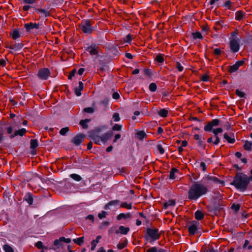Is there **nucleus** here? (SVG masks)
Masks as SVG:
<instances>
[{
    "instance_id": "obj_44",
    "label": "nucleus",
    "mask_w": 252,
    "mask_h": 252,
    "mask_svg": "<svg viewBox=\"0 0 252 252\" xmlns=\"http://www.w3.org/2000/svg\"><path fill=\"white\" fill-rule=\"evenodd\" d=\"M156 61L160 63H162L164 62V59L162 56L159 55L156 57Z\"/></svg>"
},
{
    "instance_id": "obj_6",
    "label": "nucleus",
    "mask_w": 252,
    "mask_h": 252,
    "mask_svg": "<svg viewBox=\"0 0 252 252\" xmlns=\"http://www.w3.org/2000/svg\"><path fill=\"white\" fill-rule=\"evenodd\" d=\"M147 234L153 240H157L159 237L158 231L156 229H148L147 230Z\"/></svg>"
},
{
    "instance_id": "obj_37",
    "label": "nucleus",
    "mask_w": 252,
    "mask_h": 252,
    "mask_svg": "<svg viewBox=\"0 0 252 252\" xmlns=\"http://www.w3.org/2000/svg\"><path fill=\"white\" fill-rule=\"evenodd\" d=\"M112 119L113 121L115 122L120 121L121 119L120 117L119 114L118 113H115L113 115Z\"/></svg>"
},
{
    "instance_id": "obj_56",
    "label": "nucleus",
    "mask_w": 252,
    "mask_h": 252,
    "mask_svg": "<svg viewBox=\"0 0 252 252\" xmlns=\"http://www.w3.org/2000/svg\"><path fill=\"white\" fill-rule=\"evenodd\" d=\"M76 72V69L72 70L71 71V72H70V74L68 75V79H71V78L75 75Z\"/></svg>"
},
{
    "instance_id": "obj_12",
    "label": "nucleus",
    "mask_w": 252,
    "mask_h": 252,
    "mask_svg": "<svg viewBox=\"0 0 252 252\" xmlns=\"http://www.w3.org/2000/svg\"><path fill=\"white\" fill-rule=\"evenodd\" d=\"M25 28L28 31H30L34 29H38L39 28V24L37 23H29L25 24Z\"/></svg>"
},
{
    "instance_id": "obj_14",
    "label": "nucleus",
    "mask_w": 252,
    "mask_h": 252,
    "mask_svg": "<svg viewBox=\"0 0 252 252\" xmlns=\"http://www.w3.org/2000/svg\"><path fill=\"white\" fill-rule=\"evenodd\" d=\"M129 231V228L127 227L121 225L119 227V229L116 231V234L121 233V234L126 235Z\"/></svg>"
},
{
    "instance_id": "obj_2",
    "label": "nucleus",
    "mask_w": 252,
    "mask_h": 252,
    "mask_svg": "<svg viewBox=\"0 0 252 252\" xmlns=\"http://www.w3.org/2000/svg\"><path fill=\"white\" fill-rule=\"evenodd\" d=\"M250 183V179L247 175L241 173L236 174L232 185H234L237 189L244 191L247 188Z\"/></svg>"
},
{
    "instance_id": "obj_47",
    "label": "nucleus",
    "mask_w": 252,
    "mask_h": 252,
    "mask_svg": "<svg viewBox=\"0 0 252 252\" xmlns=\"http://www.w3.org/2000/svg\"><path fill=\"white\" fill-rule=\"evenodd\" d=\"M107 213L105 211H102L101 213H99L98 215V217L100 219H102L106 217Z\"/></svg>"
},
{
    "instance_id": "obj_9",
    "label": "nucleus",
    "mask_w": 252,
    "mask_h": 252,
    "mask_svg": "<svg viewBox=\"0 0 252 252\" xmlns=\"http://www.w3.org/2000/svg\"><path fill=\"white\" fill-rule=\"evenodd\" d=\"M199 225V223L197 221H193L191 223V224L189 226L188 230L190 234L194 235L196 233L198 226Z\"/></svg>"
},
{
    "instance_id": "obj_31",
    "label": "nucleus",
    "mask_w": 252,
    "mask_h": 252,
    "mask_svg": "<svg viewBox=\"0 0 252 252\" xmlns=\"http://www.w3.org/2000/svg\"><path fill=\"white\" fill-rule=\"evenodd\" d=\"M70 177L74 180L76 181H80L82 180L81 177L76 174H71L70 175Z\"/></svg>"
},
{
    "instance_id": "obj_51",
    "label": "nucleus",
    "mask_w": 252,
    "mask_h": 252,
    "mask_svg": "<svg viewBox=\"0 0 252 252\" xmlns=\"http://www.w3.org/2000/svg\"><path fill=\"white\" fill-rule=\"evenodd\" d=\"M146 252H158V250L156 247H153L148 249Z\"/></svg>"
},
{
    "instance_id": "obj_43",
    "label": "nucleus",
    "mask_w": 252,
    "mask_h": 252,
    "mask_svg": "<svg viewBox=\"0 0 252 252\" xmlns=\"http://www.w3.org/2000/svg\"><path fill=\"white\" fill-rule=\"evenodd\" d=\"M157 151L160 154H163L164 153V150L161 145L157 146Z\"/></svg>"
},
{
    "instance_id": "obj_53",
    "label": "nucleus",
    "mask_w": 252,
    "mask_h": 252,
    "mask_svg": "<svg viewBox=\"0 0 252 252\" xmlns=\"http://www.w3.org/2000/svg\"><path fill=\"white\" fill-rule=\"evenodd\" d=\"M61 240L62 241V242H64L66 243H69L71 242V239L69 238H65L63 237H61Z\"/></svg>"
},
{
    "instance_id": "obj_19",
    "label": "nucleus",
    "mask_w": 252,
    "mask_h": 252,
    "mask_svg": "<svg viewBox=\"0 0 252 252\" xmlns=\"http://www.w3.org/2000/svg\"><path fill=\"white\" fill-rule=\"evenodd\" d=\"M83 84L82 82H79L78 87L75 89V94L77 96H80L81 94V91L83 89Z\"/></svg>"
},
{
    "instance_id": "obj_15",
    "label": "nucleus",
    "mask_w": 252,
    "mask_h": 252,
    "mask_svg": "<svg viewBox=\"0 0 252 252\" xmlns=\"http://www.w3.org/2000/svg\"><path fill=\"white\" fill-rule=\"evenodd\" d=\"M131 218V214L130 213H121L117 216L118 220H121L122 219L126 220Z\"/></svg>"
},
{
    "instance_id": "obj_41",
    "label": "nucleus",
    "mask_w": 252,
    "mask_h": 252,
    "mask_svg": "<svg viewBox=\"0 0 252 252\" xmlns=\"http://www.w3.org/2000/svg\"><path fill=\"white\" fill-rule=\"evenodd\" d=\"M37 0H22V2L25 4H33L36 2Z\"/></svg>"
},
{
    "instance_id": "obj_64",
    "label": "nucleus",
    "mask_w": 252,
    "mask_h": 252,
    "mask_svg": "<svg viewBox=\"0 0 252 252\" xmlns=\"http://www.w3.org/2000/svg\"><path fill=\"white\" fill-rule=\"evenodd\" d=\"M31 7V6L29 5H24L23 7V9L24 11H27L28 10H29V9Z\"/></svg>"
},
{
    "instance_id": "obj_63",
    "label": "nucleus",
    "mask_w": 252,
    "mask_h": 252,
    "mask_svg": "<svg viewBox=\"0 0 252 252\" xmlns=\"http://www.w3.org/2000/svg\"><path fill=\"white\" fill-rule=\"evenodd\" d=\"M6 64V61L4 59L0 60V65L2 66H4Z\"/></svg>"
},
{
    "instance_id": "obj_26",
    "label": "nucleus",
    "mask_w": 252,
    "mask_h": 252,
    "mask_svg": "<svg viewBox=\"0 0 252 252\" xmlns=\"http://www.w3.org/2000/svg\"><path fill=\"white\" fill-rule=\"evenodd\" d=\"M168 112L165 109H162L159 110L158 112V114L162 117H166L168 115Z\"/></svg>"
},
{
    "instance_id": "obj_25",
    "label": "nucleus",
    "mask_w": 252,
    "mask_h": 252,
    "mask_svg": "<svg viewBox=\"0 0 252 252\" xmlns=\"http://www.w3.org/2000/svg\"><path fill=\"white\" fill-rule=\"evenodd\" d=\"M244 17V13L241 11H239L236 12L235 19L238 21L241 20Z\"/></svg>"
},
{
    "instance_id": "obj_36",
    "label": "nucleus",
    "mask_w": 252,
    "mask_h": 252,
    "mask_svg": "<svg viewBox=\"0 0 252 252\" xmlns=\"http://www.w3.org/2000/svg\"><path fill=\"white\" fill-rule=\"evenodd\" d=\"M120 207L130 210L132 208V205L130 203L127 204L126 202H123L121 204Z\"/></svg>"
},
{
    "instance_id": "obj_20",
    "label": "nucleus",
    "mask_w": 252,
    "mask_h": 252,
    "mask_svg": "<svg viewBox=\"0 0 252 252\" xmlns=\"http://www.w3.org/2000/svg\"><path fill=\"white\" fill-rule=\"evenodd\" d=\"M223 136L224 139H225L228 142L230 143H233L235 142V138L233 134L229 135L227 133H224Z\"/></svg>"
},
{
    "instance_id": "obj_11",
    "label": "nucleus",
    "mask_w": 252,
    "mask_h": 252,
    "mask_svg": "<svg viewBox=\"0 0 252 252\" xmlns=\"http://www.w3.org/2000/svg\"><path fill=\"white\" fill-rule=\"evenodd\" d=\"M245 63L244 60H241L237 62L235 64H234L233 65L230 66L229 71L230 72H234L236 71L239 67L241 65H242Z\"/></svg>"
},
{
    "instance_id": "obj_57",
    "label": "nucleus",
    "mask_w": 252,
    "mask_h": 252,
    "mask_svg": "<svg viewBox=\"0 0 252 252\" xmlns=\"http://www.w3.org/2000/svg\"><path fill=\"white\" fill-rule=\"evenodd\" d=\"M97 244L96 243H95L94 242V241H92L91 242V246H92V247H91V250L92 251H94V249H95V247H96Z\"/></svg>"
},
{
    "instance_id": "obj_49",
    "label": "nucleus",
    "mask_w": 252,
    "mask_h": 252,
    "mask_svg": "<svg viewBox=\"0 0 252 252\" xmlns=\"http://www.w3.org/2000/svg\"><path fill=\"white\" fill-rule=\"evenodd\" d=\"M200 168L203 171L206 170V165L204 162H201L200 164Z\"/></svg>"
},
{
    "instance_id": "obj_33",
    "label": "nucleus",
    "mask_w": 252,
    "mask_h": 252,
    "mask_svg": "<svg viewBox=\"0 0 252 252\" xmlns=\"http://www.w3.org/2000/svg\"><path fill=\"white\" fill-rule=\"evenodd\" d=\"M3 249L5 252H14L13 249L8 245H4L3 247Z\"/></svg>"
},
{
    "instance_id": "obj_21",
    "label": "nucleus",
    "mask_w": 252,
    "mask_h": 252,
    "mask_svg": "<svg viewBox=\"0 0 252 252\" xmlns=\"http://www.w3.org/2000/svg\"><path fill=\"white\" fill-rule=\"evenodd\" d=\"M119 201L118 200L110 201L107 204L105 205L104 209L106 210L108 209L109 208V207L110 206L116 205L119 203Z\"/></svg>"
},
{
    "instance_id": "obj_61",
    "label": "nucleus",
    "mask_w": 252,
    "mask_h": 252,
    "mask_svg": "<svg viewBox=\"0 0 252 252\" xmlns=\"http://www.w3.org/2000/svg\"><path fill=\"white\" fill-rule=\"evenodd\" d=\"M126 245L125 243H120L117 245V248L120 250L124 249Z\"/></svg>"
},
{
    "instance_id": "obj_22",
    "label": "nucleus",
    "mask_w": 252,
    "mask_h": 252,
    "mask_svg": "<svg viewBox=\"0 0 252 252\" xmlns=\"http://www.w3.org/2000/svg\"><path fill=\"white\" fill-rule=\"evenodd\" d=\"M245 149L247 151H251L252 147V142L246 141L244 145Z\"/></svg>"
},
{
    "instance_id": "obj_35",
    "label": "nucleus",
    "mask_w": 252,
    "mask_h": 252,
    "mask_svg": "<svg viewBox=\"0 0 252 252\" xmlns=\"http://www.w3.org/2000/svg\"><path fill=\"white\" fill-rule=\"evenodd\" d=\"M38 146L37 140L36 139H32L31 141V148L32 149H34Z\"/></svg>"
},
{
    "instance_id": "obj_3",
    "label": "nucleus",
    "mask_w": 252,
    "mask_h": 252,
    "mask_svg": "<svg viewBox=\"0 0 252 252\" xmlns=\"http://www.w3.org/2000/svg\"><path fill=\"white\" fill-rule=\"evenodd\" d=\"M111 132L104 133L101 136L94 134L92 137L94 143L96 144H100L101 143H105L112 136Z\"/></svg>"
},
{
    "instance_id": "obj_1",
    "label": "nucleus",
    "mask_w": 252,
    "mask_h": 252,
    "mask_svg": "<svg viewBox=\"0 0 252 252\" xmlns=\"http://www.w3.org/2000/svg\"><path fill=\"white\" fill-rule=\"evenodd\" d=\"M207 191L208 187L205 184L196 182L189 188L188 191V198L190 200H196L206 194Z\"/></svg>"
},
{
    "instance_id": "obj_8",
    "label": "nucleus",
    "mask_w": 252,
    "mask_h": 252,
    "mask_svg": "<svg viewBox=\"0 0 252 252\" xmlns=\"http://www.w3.org/2000/svg\"><path fill=\"white\" fill-rule=\"evenodd\" d=\"M215 136V140L213 142L215 145H218L220 143V140L218 136V134L221 133L223 130L221 128H214L212 130Z\"/></svg>"
},
{
    "instance_id": "obj_10",
    "label": "nucleus",
    "mask_w": 252,
    "mask_h": 252,
    "mask_svg": "<svg viewBox=\"0 0 252 252\" xmlns=\"http://www.w3.org/2000/svg\"><path fill=\"white\" fill-rule=\"evenodd\" d=\"M229 46H230V49L233 52H237L239 50V43L235 39H233L230 41V43H229Z\"/></svg>"
},
{
    "instance_id": "obj_62",
    "label": "nucleus",
    "mask_w": 252,
    "mask_h": 252,
    "mask_svg": "<svg viewBox=\"0 0 252 252\" xmlns=\"http://www.w3.org/2000/svg\"><path fill=\"white\" fill-rule=\"evenodd\" d=\"M249 244V241L248 240H246L244 245V247L246 248L248 247V249L250 250L252 248V247L251 246H248Z\"/></svg>"
},
{
    "instance_id": "obj_54",
    "label": "nucleus",
    "mask_w": 252,
    "mask_h": 252,
    "mask_svg": "<svg viewBox=\"0 0 252 252\" xmlns=\"http://www.w3.org/2000/svg\"><path fill=\"white\" fill-rule=\"evenodd\" d=\"M231 6V1L230 0H227L224 4V6L227 9H230Z\"/></svg>"
},
{
    "instance_id": "obj_52",
    "label": "nucleus",
    "mask_w": 252,
    "mask_h": 252,
    "mask_svg": "<svg viewBox=\"0 0 252 252\" xmlns=\"http://www.w3.org/2000/svg\"><path fill=\"white\" fill-rule=\"evenodd\" d=\"M231 208L236 211H238L239 209H240V206L238 204H233L232 206H231Z\"/></svg>"
},
{
    "instance_id": "obj_60",
    "label": "nucleus",
    "mask_w": 252,
    "mask_h": 252,
    "mask_svg": "<svg viewBox=\"0 0 252 252\" xmlns=\"http://www.w3.org/2000/svg\"><path fill=\"white\" fill-rule=\"evenodd\" d=\"M112 97L115 99H118L120 97V95L118 93L115 92L113 94Z\"/></svg>"
},
{
    "instance_id": "obj_40",
    "label": "nucleus",
    "mask_w": 252,
    "mask_h": 252,
    "mask_svg": "<svg viewBox=\"0 0 252 252\" xmlns=\"http://www.w3.org/2000/svg\"><path fill=\"white\" fill-rule=\"evenodd\" d=\"M192 36L195 39L199 38V39H202V35L199 32H195L192 33Z\"/></svg>"
},
{
    "instance_id": "obj_59",
    "label": "nucleus",
    "mask_w": 252,
    "mask_h": 252,
    "mask_svg": "<svg viewBox=\"0 0 252 252\" xmlns=\"http://www.w3.org/2000/svg\"><path fill=\"white\" fill-rule=\"evenodd\" d=\"M35 246L38 249H41L43 248L42 243L41 241H38L36 243Z\"/></svg>"
},
{
    "instance_id": "obj_27",
    "label": "nucleus",
    "mask_w": 252,
    "mask_h": 252,
    "mask_svg": "<svg viewBox=\"0 0 252 252\" xmlns=\"http://www.w3.org/2000/svg\"><path fill=\"white\" fill-rule=\"evenodd\" d=\"M12 38L13 39H16L19 37H20V35L19 32L16 30L12 31V32L10 34Z\"/></svg>"
},
{
    "instance_id": "obj_16",
    "label": "nucleus",
    "mask_w": 252,
    "mask_h": 252,
    "mask_svg": "<svg viewBox=\"0 0 252 252\" xmlns=\"http://www.w3.org/2000/svg\"><path fill=\"white\" fill-rule=\"evenodd\" d=\"M175 204L176 202L174 200H169L164 203L163 207L164 209H167L174 207Z\"/></svg>"
},
{
    "instance_id": "obj_39",
    "label": "nucleus",
    "mask_w": 252,
    "mask_h": 252,
    "mask_svg": "<svg viewBox=\"0 0 252 252\" xmlns=\"http://www.w3.org/2000/svg\"><path fill=\"white\" fill-rule=\"evenodd\" d=\"M122 128V125L119 124H115L112 127V130L114 131H120Z\"/></svg>"
},
{
    "instance_id": "obj_45",
    "label": "nucleus",
    "mask_w": 252,
    "mask_h": 252,
    "mask_svg": "<svg viewBox=\"0 0 252 252\" xmlns=\"http://www.w3.org/2000/svg\"><path fill=\"white\" fill-rule=\"evenodd\" d=\"M62 242V240H61V238L59 239L56 240L54 242V244L55 246H57L58 248H59L60 246H61V242Z\"/></svg>"
},
{
    "instance_id": "obj_38",
    "label": "nucleus",
    "mask_w": 252,
    "mask_h": 252,
    "mask_svg": "<svg viewBox=\"0 0 252 252\" xmlns=\"http://www.w3.org/2000/svg\"><path fill=\"white\" fill-rule=\"evenodd\" d=\"M149 88L151 92H154L157 90V85L155 83H152L150 84Z\"/></svg>"
},
{
    "instance_id": "obj_46",
    "label": "nucleus",
    "mask_w": 252,
    "mask_h": 252,
    "mask_svg": "<svg viewBox=\"0 0 252 252\" xmlns=\"http://www.w3.org/2000/svg\"><path fill=\"white\" fill-rule=\"evenodd\" d=\"M236 94L240 97H243L245 96V93L241 91H239L238 89L236 90Z\"/></svg>"
},
{
    "instance_id": "obj_24",
    "label": "nucleus",
    "mask_w": 252,
    "mask_h": 252,
    "mask_svg": "<svg viewBox=\"0 0 252 252\" xmlns=\"http://www.w3.org/2000/svg\"><path fill=\"white\" fill-rule=\"evenodd\" d=\"M84 237L77 238L74 239L73 242L79 246H81L84 242Z\"/></svg>"
},
{
    "instance_id": "obj_23",
    "label": "nucleus",
    "mask_w": 252,
    "mask_h": 252,
    "mask_svg": "<svg viewBox=\"0 0 252 252\" xmlns=\"http://www.w3.org/2000/svg\"><path fill=\"white\" fill-rule=\"evenodd\" d=\"M194 216L195 219L197 220H201L204 217V214L199 210L195 212Z\"/></svg>"
},
{
    "instance_id": "obj_18",
    "label": "nucleus",
    "mask_w": 252,
    "mask_h": 252,
    "mask_svg": "<svg viewBox=\"0 0 252 252\" xmlns=\"http://www.w3.org/2000/svg\"><path fill=\"white\" fill-rule=\"evenodd\" d=\"M87 51L92 55H95L97 54V47L95 45H91L88 47Z\"/></svg>"
},
{
    "instance_id": "obj_42",
    "label": "nucleus",
    "mask_w": 252,
    "mask_h": 252,
    "mask_svg": "<svg viewBox=\"0 0 252 252\" xmlns=\"http://www.w3.org/2000/svg\"><path fill=\"white\" fill-rule=\"evenodd\" d=\"M69 131V128L68 127H65L62 128L60 131V133L62 135H65Z\"/></svg>"
},
{
    "instance_id": "obj_58",
    "label": "nucleus",
    "mask_w": 252,
    "mask_h": 252,
    "mask_svg": "<svg viewBox=\"0 0 252 252\" xmlns=\"http://www.w3.org/2000/svg\"><path fill=\"white\" fill-rule=\"evenodd\" d=\"M214 53L215 55L219 56L221 54V51L220 49L216 48L214 50Z\"/></svg>"
},
{
    "instance_id": "obj_4",
    "label": "nucleus",
    "mask_w": 252,
    "mask_h": 252,
    "mask_svg": "<svg viewBox=\"0 0 252 252\" xmlns=\"http://www.w3.org/2000/svg\"><path fill=\"white\" fill-rule=\"evenodd\" d=\"M80 29L82 32L86 34H90L93 31L91 24L89 20L83 21L80 25Z\"/></svg>"
},
{
    "instance_id": "obj_32",
    "label": "nucleus",
    "mask_w": 252,
    "mask_h": 252,
    "mask_svg": "<svg viewBox=\"0 0 252 252\" xmlns=\"http://www.w3.org/2000/svg\"><path fill=\"white\" fill-rule=\"evenodd\" d=\"M25 200L29 204H32L33 202L32 197L30 193L26 195Z\"/></svg>"
},
{
    "instance_id": "obj_50",
    "label": "nucleus",
    "mask_w": 252,
    "mask_h": 252,
    "mask_svg": "<svg viewBox=\"0 0 252 252\" xmlns=\"http://www.w3.org/2000/svg\"><path fill=\"white\" fill-rule=\"evenodd\" d=\"M84 111L87 113H93L94 112V109L92 107H88V108H85L84 109Z\"/></svg>"
},
{
    "instance_id": "obj_55",
    "label": "nucleus",
    "mask_w": 252,
    "mask_h": 252,
    "mask_svg": "<svg viewBox=\"0 0 252 252\" xmlns=\"http://www.w3.org/2000/svg\"><path fill=\"white\" fill-rule=\"evenodd\" d=\"M177 68L179 71H182L184 69V67L181 65L180 63H177Z\"/></svg>"
},
{
    "instance_id": "obj_34",
    "label": "nucleus",
    "mask_w": 252,
    "mask_h": 252,
    "mask_svg": "<svg viewBox=\"0 0 252 252\" xmlns=\"http://www.w3.org/2000/svg\"><path fill=\"white\" fill-rule=\"evenodd\" d=\"M90 121L88 119L83 120L80 122V125L82 126L83 128H87V123H88Z\"/></svg>"
},
{
    "instance_id": "obj_29",
    "label": "nucleus",
    "mask_w": 252,
    "mask_h": 252,
    "mask_svg": "<svg viewBox=\"0 0 252 252\" xmlns=\"http://www.w3.org/2000/svg\"><path fill=\"white\" fill-rule=\"evenodd\" d=\"M178 172V170L176 168H172L170 172V175H169V178L171 179H174L176 178V177L175 176V174L176 173H177Z\"/></svg>"
},
{
    "instance_id": "obj_17",
    "label": "nucleus",
    "mask_w": 252,
    "mask_h": 252,
    "mask_svg": "<svg viewBox=\"0 0 252 252\" xmlns=\"http://www.w3.org/2000/svg\"><path fill=\"white\" fill-rule=\"evenodd\" d=\"M84 137L81 135H77L73 138L72 142L76 145H79L82 141Z\"/></svg>"
},
{
    "instance_id": "obj_7",
    "label": "nucleus",
    "mask_w": 252,
    "mask_h": 252,
    "mask_svg": "<svg viewBox=\"0 0 252 252\" xmlns=\"http://www.w3.org/2000/svg\"><path fill=\"white\" fill-rule=\"evenodd\" d=\"M219 120L218 119H214L209 122L206 126H204V130L206 131H210L213 129V127L217 126L219 124Z\"/></svg>"
},
{
    "instance_id": "obj_13",
    "label": "nucleus",
    "mask_w": 252,
    "mask_h": 252,
    "mask_svg": "<svg viewBox=\"0 0 252 252\" xmlns=\"http://www.w3.org/2000/svg\"><path fill=\"white\" fill-rule=\"evenodd\" d=\"M36 12L40 14L41 17H47L50 15V12L48 10L42 8H36Z\"/></svg>"
},
{
    "instance_id": "obj_48",
    "label": "nucleus",
    "mask_w": 252,
    "mask_h": 252,
    "mask_svg": "<svg viewBox=\"0 0 252 252\" xmlns=\"http://www.w3.org/2000/svg\"><path fill=\"white\" fill-rule=\"evenodd\" d=\"M132 38V36L131 34H127L125 39V41L127 43H130Z\"/></svg>"
},
{
    "instance_id": "obj_28",
    "label": "nucleus",
    "mask_w": 252,
    "mask_h": 252,
    "mask_svg": "<svg viewBox=\"0 0 252 252\" xmlns=\"http://www.w3.org/2000/svg\"><path fill=\"white\" fill-rule=\"evenodd\" d=\"M136 135L139 139L142 140L146 136V134L144 131H139L136 133Z\"/></svg>"
},
{
    "instance_id": "obj_30",
    "label": "nucleus",
    "mask_w": 252,
    "mask_h": 252,
    "mask_svg": "<svg viewBox=\"0 0 252 252\" xmlns=\"http://www.w3.org/2000/svg\"><path fill=\"white\" fill-rule=\"evenodd\" d=\"M26 132V129L24 128H21L20 129L16 131L15 133V135H20V136H23L25 134V133Z\"/></svg>"
},
{
    "instance_id": "obj_5",
    "label": "nucleus",
    "mask_w": 252,
    "mask_h": 252,
    "mask_svg": "<svg viewBox=\"0 0 252 252\" xmlns=\"http://www.w3.org/2000/svg\"><path fill=\"white\" fill-rule=\"evenodd\" d=\"M50 75V71L46 68L40 69L37 73V76L42 80H47Z\"/></svg>"
}]
</instances>
